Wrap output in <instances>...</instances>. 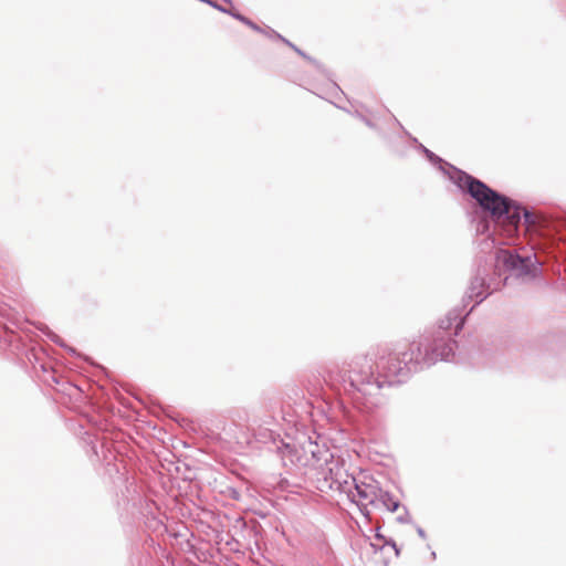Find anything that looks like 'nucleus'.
Returning <instances> with one entry per match:
<instances>
[{
  "label": "nucleus",
  "mask_w": 566,
  "mask_h": 566,
  "mask_svg": "<svg viewBox=\"0 0 566 566\" xmlns=\"http://www.w3.org/2000/svg\"><path fill=\"white\" fill-rule=\"evenodd\" d=\"M524 216L526 219H528V213L526 211L524 212Z\"/></svg>",
  "instance_id": "nucleus-12"
},
{
  "label": "nucleus",
  "mask_w": 566,
  "mask_h": 566,
  "mask_svg": "<svg viewBox=\"0 0 566 566\" xmlns=\"http://www.w3.org/2000/svg\"><path fill=\"white\" fill-rule=\"evenodd\" d=\"M322 474L331 489L335 486L336 489L346 491L350 482L354 483L356 481L345 468V462L339 458H335L333 454H329V458L325 459Z\"/></svg>",
  "instance_id": "nucleus-4"
},
{
  "label": "nucleus",
  "mask_w": 566,
  "mask_h": 566,
  "mask_svg": "<svg viewBox=\"0 0 566 566\" xmlns=\"http://www.w3.org/2000/svg\"><path fill=\"white\" fill-rule=\"evenodd\" d=\"M455 325L454 335L463 326L460 313L450 312L440 321L439 329L419 342H412L409 348L398 354L381 355L374 365L367 357H357L349 364L348 379L352 386L376 384L384 386L402 382L408 375L423 366H430L438 360H449L453 356L454 342L448 331Z\"/></svg>",
  "instance_id": "nucleus-1"
},
{
  "label": "nucleus",
  "mask_w": 566,
  "mask_h": 566,
  "mask_svg": "<svg viewBox=\"0 0 566 566\" xmlns=\"http://www.w3.org/2000/svg\"><path fill=\"white\" fill-rule=\"evenodd\" d=\"M376 502L380 503L390 512H396L399 506V502L392 495L381 490L375 495V503Z\"/></svg>",
  "instance_id": "nucleus-7"
},
{
  "label": "nucleus",
  "mask_w": 566,
  "mask_h": 566,
  "mask_svg": "<svg viewBox=\"0 0 566 566\" xmlns=\"http://www.w3.org/2000/svg\"><path fill=\"white\" fill-rule=\"evenodd\" d=\"M451 179L460 189L467 190L484 210L490 211L496 222L505 227L507 237L513 235L521 220V207L463 171L454 170Z\"/></svg>",
  "instance_id": "nucleus-2"
},
{
  "label": "nucleus",
  "mask_w": 566,
  "mask_h": 566,
  "mask_svg": "<svg viewBox=\"0 0 566 566\" xmlns=\"http://www.w3.org/2000/svg\"><path fill=\"white\" fill-rule=\"evenodd\" d=\"M233 17H235L238 20L251 25L252 28L256 29V27L251 22L249 21L247 18H244L243 15L241 14H232Z\"/></svg>",
  "instance_id": "nucleus-8"
},
{
  "label": "nucleus",
  "mask_w": 566,
  "mask_h": 566,
  "mask_svg": "<svg viewBox=\"0 0 566 566\" xmlns=\"http://www.w3.org/2000/svg\"><path fill=\"white\" fill-rule=\"evenodd\" d=\"M417 532H418V534H419V536H420V537H422V538H424V537H426L424 531H423L422 528H420V527H419V528L417 530Z\"/></svg>",
  "instance_id": "nucleus-9"
},
{
  "label": "nucleus",
  "mask_w": 566,
  "mask_h": 566,
  "mask_svg": "<svg viewBox=\"0 0 566 566\" xmlns=\"http://www.w3.org/2000/svg\"><path fill=\"white\" fill-rule=\"evenodd\" d=\"M424 151L430 159L436 158L434 155L431 151H429V149H424Z\"/></svg>",
  "instance_id": "nucleus-10"
},
{
  "label": "nucleus",
  "mask_w": 566,
  "mask_h": 566,
  "mask_svg": "<svg viewBox=\"0 0 566 566\" xmlns=\"http://www.w3.org/2000/svg\"><path fill=\"white\" fill-rule=\"evenodd\" d=\"M484 279L480 276H475L468 289L467 296L474 301L475 304H479L486 296L484 291Z\"/></svg>",
  "instance_id": "nucleus-6"
},
{
  "label": "nucleus",
  "mask_w": 566,
  "mask_h": 566,
  "mask_svg": "<svg viewBox=\"0 0 566 566\" xmlns=\"http://www.w3.org/2000/svg\"><path fill=\"white\" fill-rule=\"evenodd\" d=\"M295 50H296V52H297V53H300L301 55H304V54L301 52V50H298V49H295Z\"/></svg>",
  "instance_id": "nucleus-11"
},
{
  "label": "nucleus",
  "mask_w": 566,
  "mask_h": 566,
  "mask_svg": "<svg viewBox=\"0 0 566 566\" xmlns=\"http://www.w3.org/2000/svg\"><path fill=\"white\" fill-rule=\"evenodd\" d=\"M496 258L512 275L523 280L534 279L539 271V265L534 264L530 256L521 258L509 250L499 251Z\"/></svg>",
  "instance_id": "nucleus-3"
},
{
  "label": "nucleus",
  "mask_w": 566,
  "mask_h": 566,
  "mask_svg": "<svg viewBox=\"0 0 566 566\" xmlns=\"http://www.w3.org/2000/svg\"><path fill=\"white\" fill-rule=\"evenodd\" d=\"M354 489H355V492L350 491V489L348 488V492L353 499V501L357 502V503H361L363 505H365L366 503H369V504H374L375 503V495H376V492L374 491V489L371 486H368V485H358L356 483H354Z\"/></svg>",
  "instance_id": "nucleus-5"
}]
</instances>
